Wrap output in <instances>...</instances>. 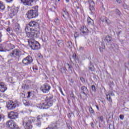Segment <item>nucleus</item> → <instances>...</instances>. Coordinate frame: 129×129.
Listing matches in <instances>:
<instances>
[{
  "mask_svg": "<svg viewBox=\"0 0 129 129\" xmlns=\"http://www.w3.org/2000/svg\"><path fill=\"white\" fill-rule=\"evenodd\" d=\"M31 92H28V95L27 96V98H30L31 97Z\"/></svg>",
  "mask_w": 129,
  "mask_h": 129,
  "instance_id": "40",
  "label": "nucleus"
},
{
  "mask_svg": "<svg viewBox=\"0 0 129 129\" xmlns=\"http://www.w3.org/2000/svg\"><path fill=\"white\" fill-rule=\"evenodd\" d=\"M54 22L56 24V25H60V20H59L58 18L54 20Z\"/></svg>",
  "mask_w": 129,
  "mask_h": 129,
  "instance_id": "33",
  "label": "nucleus"
},
{
  "mask_svg": "<svg viewBox=\"0 0 129 129\" xmlns=\"http://www.w3.org/2000/svg\"><path fill=\"white\" fill-rule=\"evenodd\" d=\"M80 31L81 33H82V34H83V35H87L88 33V29L85 26H81L80 28Z\"/></svg>",
  "mask_w": 129,
  "mask_h": 129,
  "instance_id": "15",
  "label": "nucleus"
},
{
  "mask_svg": "<svg viewBox=\"0 0 129 129\" xmlns=\"http://www.w3.org/2000/svg\"><path fill=\"white\" fill-rule=\"evenodd\" d=\"M30 47L32 50H38L40 48V43L33 39L29 40Z\"/></svg>",
  "mask_w": 129,
  "mask_h": 129,
  "instance_id": "5",
  "label": "nucleus"
},
{
  "mask_svg": "<svg viewBox=\"0 0 129 129\" xmlns=\"http://www.w3.org/2000/svg\"><path fill=\"white\" fill-rule=\"evenodd\" d=\"M88 2L89 4V9L91 11H93L94 10V7H95V3L93 1L91 0H88Z\"/></svg>",
  "mask_w": 129,
  "mask_h": 129,
  "instance_id": "16",
  "label": "nucleus"
},
{
  "mask_svg": "<svg viewBox=\"0 0 129 129\" xmlns=\"http://www.w3.org/2000/svg\"><path fill=\"white\" fill-rule=\"evenodd\" d=\"M8 116L9 118H11V119H15V118H18L19 116V113L16 112L11 111L8 114Z\"/></svg>",
  "mask_w": 129,
  "mask_h": 129,
  "instance_id": "13",
  "label": "nucleus"
},
{
  "mask_svg": "<svg viewBox=\"0 0 129 129\" xmlns=\"http://www.w3.org/2000/svg\"><path fill=\"white\" fill-rule=\"evenodd\" d=\"M41 124H42V123L41 122V121H39L35 124V125H36V126H38V127H40Z\"/></svg>",
  "mask_w": 129,
  "mask_h": 129,
  "instance_id": "35",
  "label": "nucleus"
},
{
  "mask_svg": "<svg viewBox=\"0 0 129 129\" xmlns=\"http://www.w3.org/2000/svg\"><path fill=\"white\" fill-rule=\"evenodd\" d=\"M77 9H79V8L77 7Z\"/></svg>",
  "mask_w": 129,
  "mask_h": 129,
  "instance_id": "60",
  "label": "nucleus"
},
{
  "mask_svg": "<svg viewBox=\"0 0 129 129\" xmlns=\"http://www.w3.org/2000/svg\"><path fill=\"white\" fill-rule=\"evenodd\" d=\"M68 116H69V117H70L71 116V114L70 113H69Z\"/></svg>",
  "mask_w": 129,
  "mask_h": 129,
  "instance_id": "52",
  "label": "nucleus"
},
{
  "mask_svg": "<svg viewBox=\"0 0 129 129\" xmlns=\"http://www.w3.org/2000/svg\"><path fill=\"white\" fill-rule=\"evenodd\" d=\"M87 22H88V25H93V23H94L93 20L91 19L90 17H88Z\"/></svg>",
  "mask_w": 129,
  "mask_h": 129,
  "instance_id": "23",
  "label": "nucleus"
},
{
  "mask_svg": "<svg viewBox=\"0 0 129 129\" xmlns=\"http://www.w3.org/2000/svg\"><path fill=\"white\" fill-rule=\"evenodd\" d=\"M38 17V9L29 10L27 13V18L33 19Z\"/></svg>",
  "mask_w": 129,
  "mask_h": 129,
  "instance_id": "4",
  "label": "nucleus"
},
{
  "mask_svg": "<svg viewBox=\"0 0 129 129\" xmlns=\"http://www.w3.org/2000/svg\"><path fill=\"white\" fill-rule=\"evenodd\" d=\"M40 89L43 93H48L50 91V89H51V86L47 84H44L41 86Z\"/></svg>",
  "mask_w": 129,
  "mask_h": 129,
  "instance_id": "10",
  "label": "nucleus"
},
{
  "mask_svg": "<svg viewBox=\"0 0 129 129\" xmlns=\"http://www.w3.org/2000/svg\"><path fill=\"white\" fill-rule=\"evenodd\" d=\"M92 68H89V70H90L91 71H92Z\"/></svg>",
  "mask_w": 129,
  "mask_h": 129,
  "instance_id": "54",
  "label": "nucleus"
},
{
  "mask_svg": "<svg viewBox=\"0 0 129 129\" xmlns=\"http://www.w3.org/2000/svg\"><path fill=\"white\" fill-rule=\"evenodd\" d=\"M82 89V93L83 94H86V93H88V90L87 89V88H86L85 86H82L81 88Z\"/></svg>",
  "mask_w": 129,
  "mask_h": 129,
  "instance_id": "20",
  "label": "nucleus"
},
{
  "mask_svg": "<svg viewBox=\"0 0 129 129\" xmlns=\"http://www.w3.org/2000/svg\"><path fill=\"white\" fill-rule=\"evenodd\" d=\"M66 3H69V0H66Z\"/></svg>",
  "mask_w": 129,
  "mask_h": 129,
  "instance_id": "56",
  "label": "nucleus"
},
{
  "mask_svg": "<svg viewBox=\"0 0 129 129\" xmlns=\"http://www.w3.org/2000/svg\"><path fill=\"white\" fill-rule=\"evenodd\" d=\"M94 124L93 123H91V126L92 127H94Z\"/></svg>",
  "mask_w": 129,
  "mask_h": 129,
  "instance_id": "50",
  "label": "nucleus"
},
{
  "mask_svg": "<svg viewBox=\"0 0 129 129\" xmlns=\"http://www.w3.org/2000/svg\"><path fill=\"white\" fill-rule=\"evenodd\" d=\"M7 3H12L14 0H5Z\"/></svg>",
  "mask_w": 129,
  "mask_h": 129,
  "instance_id": "46",
  "label": "nucleus"
},
{
  "mask_svg": "<svg viewBox=\"0 0 129 129\" xmlns=\"http://www.w3.org/2000/svg\"><path fill=\"white\" fill-rule=\"evenodd\" d=\"M5 9V5H4V4L2 3H0V10H1V11H4Z\"/></svg>",
  "mask_w": 129,
  "mask_h": 129,
  "instance_id": "27",
  "label": "nucleus"
},
{
  "mask_svg": "<svg viewBox=\"0 0 129 129\" xmlns=\"http://www.w3.org/2000/svg\"><path fill=\"white\" fill-rule=\"evenodd\" d=\"M6 125L10 129H20L19 126L13 120H9L6 123Z\"/></svg>",
  "mask_w": 129,
  "mask_h": 129,
  "instance_id": "6",
  "label": "nucleus"
},
{
  "mask_svg": "<svg viewBox=\"0 0 129 129\" xmlns=\"http://www.w3.org/2000/svg\"><path fill=\"white\" fill-rule=\"evenodd\" d=\"M11 43L7 41V42H4L3 44H0V52H4L5 49H8L10 47Z\"/></svg>",
  "mask_w": 129,
  "mask_h": 129,
  "instance_id": "11",
  "label": "nucleus"
},
{
  "mask_svg": "<svg viewBox=\"0 0 129 129\" xmlns=\"http://www.w3.org/2000/svg\"><path fill=\"white\" fill-rule=\"evenodd\" d=\"M113 46H114V47H115V45L113 44Z\"/></svg>",
  "mask_w": 129,
  "mask_h": 129,
  "instance_id": "58",
  "label": "nucleus"
},
{
  "mask_svg": "<svg viewBox=\"0 0 129 129\" xmlns=\"http://www.w3.org/2000/svg\"><path fill=\"white\" fill-rule=\"evenodd\" d=\"M15 31L19 32L20 31V25L17 24L14 28Z\"/></svg>",
  "mask_w": 129,
  "mask_h": 129,
  "instance_id": "26",
  "label": "nucleus"
},
{
  "mask_svg": "<svg viewBox=\"0 0 129 129\" xmlns=\"http://www.w3.org/2000/svg\"><path fill=\"white\" fill-rule=\"evenodd\" d=\"M23 89H29V86L28 85L23 84L22 85Z\"/></svg>",
  "mask_w": 129,
  "mask_h": 129,
  "instance_id": "31",
  "label": "nucleus"
},
{
  "mask_svg": "<svg viewBox=\"0 0 129 129\" xmlns=\"http://www.w3.org/2000/svg\"><path fill=\"white\" fill-rule=\"evenodd\" d=\"M119 118H120L121 119H123V115H120Z\"/></svg>",
  "mask_w": 129,
  "mask_h": 129,
  "instance_id": "47",
  "label": "nucleus"
},
{
  "mask_svg": "<svg viewBox=\"0 0 129 129\" xmlns=\"http://www.w3.org/2000/svg\"><path fill=\"white\" fill-rule=\"evenodd\" d=\"M57 44L58 46V47H61L63 45V41L62 40H58L57 42Z\"/></svg>",
  "mask_w": 129,
  "mask_h": 129,
  "instance_id": "28",
  "label": "nucleus"
},
{
  "mask_svg": "<svg viewBox=\"0 0 129 129\" xmlns=\"http://www.w3.org/2000/svg\"><path fill=\"white\" fill-rule=\"evenodd\" d=\"M58 2H60V0H58Z\"/></svg>",
  "mask_w": 129,
  "mask_h": 129,
  "instance_id": "59",
  "label": "nucleus"
},
{
  "mask_svg": "<svg viewBox=\"0 0 129 129\" xmlns=\"http://www.w3.org/2000/svg\"><path fill=\"white\" fill-rule=\"evenodd\" d=\"M91 88L92 91H93L94 92H95V91H96V88H95V86H94V85H92Z\"/></svg>",
  "mask_w": 129,
  "mask_h": 129,
  "instance_id": "34",
  "label": "nucleus"
},
{
  "mask_svg": "<svg viewBox=\"0 0 129 129\" xmlns=\"http://www.w3.org/2000/svg\"><path fill=\"white\" fill-rule=\"evenodd\" d=\"M97 119H98L99 121H101V122H102V121H103V116H102L98 117Z\"/></svg>",
  "mask_w": 129,
  "mask_h": 129,
  "instance_id": "32",
  "label": "nucleus"
},
{
  "mask_svg": "<svg viewBox=\"0 0 129 129\" xmlns=\"http://www.w3.org/2000/svg\"><path fill=\"white\" fill-rule=\"evenodd\" d=\"M21 55V51L19 49H15L10 54L11 57H19Z\"/></svg>",
  "mask_w": 129,
  "mask_h": 129,
  "instance_id": "12",
  "label": "nucleus"
},
{
  "mask_svg": "<svg viewBox=\"0 0 129 129\" xmlns=\"http://www.w3.org/2000/svg\"><path fill=\"white\" fill-rule=\"evenodd\" d=\"M68 125V127H69V129H70V128H72V127H70V126L69 127V125Z\"/></svg>",
  "mask_w": 129,
  "mask_h": 129,
  "instance_id": "55",
  "label": "nucleus"
},
{
  "mask_svg": "<svg viewBox=\"0 0 129 129\" xmlns=\"http://www.w3.org/2000/svg\"><path fill=\"white\" fill-rule=\"evenodd\" d=\"M116 12L118 14V15H119V14H120V11H119V10L117 9L116 10Z\"/></svg>",
  "mask_w": 129,
  "mask_h": 129,
  "instance_id": "45",
  "label": "nucleus"
},
{
  "mask_svg": "<svg viewBox=\"0 0 129 129\" xmlns=\"http://www.w3.org/2000/svg\"><path fill=\"white\" fill-rule=\"evenodd\" d=\"M80 80L83 83H85V79H84L83 77H81L80 78Z\"/></svg>",
  "mask_w": 129,
  "mask_h": 129,
  "instance_id": "38",
  "label": "nucleus"
},
{
  "mask_svg": "<svg viewBox=\"0 0 129 129\" xmlns=\"http://www.w3.org/2000/svg\"><path fill=\"white\" fill-rule=\"evenodd\" d=\"M23 103L26 106H32V105H33L32 102H29V101H27L26 100H23Z\"/></svg>",
  "mask_w": 129,
  "mask_h": 129,
  "instance_id": "18",
  "label": "nucleus"
},
{
  "mask_svg": "<svg viewBox=\"0 0 129 129\" xmlns=\"http://www.w3.org/2000/svg\"><path fill=\"white\" fill-rule=\"evenodd\" d=\"M59 91L61 92L62 95L64 96L65 95H64V93H63V91H62V88H59Z\"/></svg>",
  "mask_w": 129,
  "mask_h": 129,
  "instance_id": "42",
  "label": "nucleus"
},
{
  "mask_svg": "<svg viewBox=\"0 0 129 129\" xmlns=\"http://www.w3.org/2000/svg\"><path fill=\"white\" fill-rule=\"evenodd\" d=\"M2 37H3V35H2V33H0V42H2Z\"/></svg>",
  "mask_w": 129,
  "mask_h": 129,
  "instance_id": "48",
  "label": "nucleus"
},
{
  "mask_svg": "<svg viewBox=\"0 0 129 129\" xmlns=\"http://www.w3.org/2000/svg\"><path fill=\"white\" fill-rule=\"evenodd\" d=\"M68 44L69 47H72V42H71V41H69L68 42Z\"/></svg>",
  "mask_w": 129,
  "mask_h": 129,
  "instance_id": "41",
  "label": "nucleus"
},
{
  "mask_svg": "<svg viewBox=\"0 0 129 129\" xmlns=\"http://www.w3.org/2000/svg\"><path fill=\"white\" fill-rule=\"evenodd\" d=\"M33 70L34 72H37V71H38V69L37 68H33Z\"/></svg>",
  "mask_w": 129,
  "mask_h": 129,
  "instance_id": "44",
  "label": "nucleus"
},
{
  "mask_svg": "<svg viewBox=\"0 0 129 129\" xmlns=\"http://www.w3.org/2000/svg\"><path fill=\"white\" fill-rule=\"evenodd\" d=\"M34 122V118L29 117H25L23 120V125L25 129H32L33 128V126L32 123Z\"/></svg>",
  "mask_w": 129,
  "mask_h": 129,
  "instance_id": "2",
  "label": "nucleus"
},
{
  "mask_svg": "<svg viewBox=\"0 0 129 129\" xmlns=\"http://www.w3.org/2000/svg\"><path fill=\"white\" fill-rule=\"evenodd\" d=\"M24 6H33L35 0H21Z\"/></svg>",
  "mask_w": 129,
  "mask_h": 129,
  "instance_id": "14",
  "label": "nucleus"
},
{
  "mask_svg": "<svg viewBox=\"0 0 129 129\" xmlns=\"http://www.w3.org/2000/svg\"><path fill=\"white\" fill-rule=\"evenodd\" d=\"M117 3H118V4H120V3H121V1L120 0H116Z\"/></svg>",
  "mask_w": 129,
  "mask_h": 129,
  "instance_id": "49",
  "label": "nucleus"
},
{
  "mask_svg": "<svg viewBox=\"0 0 129 129\" xmlns=\"http://www.w3.org/2000/svg\"><path fill=\"white\" fill-rule=\"evenodd\" d=\"M106 95L107 100L110 102H112V99H111V97H110V94H106Z\"/></svg>",
  "mask_w": 129,
  "mask_h": 129,
  "instance_id": "24",
  "label": "nucleus"
},
{
  "mask_svg": "<svg viewBox=\"0 0 129 129\" xmlns=\"http://www.w3.org/2000/svg\"><path fill=\"white\" fill-rule=\"evenodd\" d=\"M11 12H12V13L11 14L13 15V16H15V15L17 14V13H18V9H12Z\"/></svg>",
  "mask_w": 129,
  "mask_h": 129,
  "instance_id": "25",
  "label": "nucleus"
},
{
  "mask_svg": "<svg viewBox=\"0 0 129 129\" xmlns=\"http://www.w3.org/2000/svg\"><path fill=\"white\" fill-rule=\"evenodd\" d=\"M74 37L75 39H76V38H78V37H79V34H78L77 32H76L74 34Z\"/></svg>",
  "mask_w": 129,
  "mask_h": 129,
  "instance_id": "37",
  "label": "nucleus"
},
{
  "mask_svg": "<svg viewBox=\"0 0 129 129\" xmlns=\"http://www.w3.org/2000/svg\"><path fill=\"white\" fill-rule=\"evenodd\" d=\"M6 90H7V87L5 86V83L0 82V91L1 92H5Z\"/></svg>",
  "mask_w": 129,
  "mask_h": 129,
  "instance_id": "17",
  "label": "nucleus"
},
{
  "mask_svg": "<svg viewBox=\"0 0 129 129\" xmlns=\"http://www.w3.org/2000/svg\"><path fill=\"white\" fill-rule=\"evenodd\" d=\"M7 31L8 32V33H9V34H12V29H11V28H10V27H8L7 29Z\"/></svg>",
  "mask_w": 129,
  "mask_h": 129,
  "instance_id": "36",
  "label": "nucleus"
},
{
  "mask_svg": "<svg viewBox=\"0 0 129 129\" xmlns=\"http://www.w3.org/2000/svg\"><path fill=\"white\" fill-rule=\"evenodd\" d=\"M38 23L35 21H31L25 28V32L29 31L30 29H33V28H36Z\"/></svg>",
  "mask_w": 129,
  "mask_h": 129,
  "instance_id": "9",
  "label": "nucleus"
},
{
  "mask_svg": "<svg viewBox=\"0 0 129 129\" xmlns=\"http://www.w3.org/2000/svg\"><path fill=\"white\" fill-rule=\"evenodd\" d=\"M68 66H69V64H68Z\"/></svg>",
  "mask_w": 129,
  "mask_h": 129,
  "instance_id": "61",
  "label": "nucleus"
},
{
  "mask_svg": "<svg viewBox=\"0 0 129 129\" xmlns=\"http://www.w3.org/2000/svg\"><path fill=\"white\" fill-rule=\"evenodd\" d=\"M39 119H39V118H37V120H38V121H39Z\"/></svg>",
  "mask_w": 129,
  "mask_h": 129,
  "instance_id": "57",
  "label": "nucleus"
},
{
  "mask_svg": "<svg viewBox=\"0 0 129 129\" xmlns=\"http://www.w3.org/2000/svg\"><path fill=\"white\" fill-rule=\"evenodd\" d=\"M22 63L24 64V65H30L33 63V57L31 56H28L25 57L22 60Z\"/></svg>",
  "mask_w": 129,
  "mask_h": 129,
  "instance_id": "7",
  "label": "nucleus"
},
{
  "mask_svg": "<svg viewBox=\"0 0 129 129\" xmlns=\"http://www.w3.org/2000/svg\"><path fill=\"white\" fill-rule=\"evenodd\" d=\"M99 49L101 53H102V52H103V49H105V46H104L103 44H102V46L100 47Z\"/></svg>",
  "mask_w": 129,
  "mask_h": 129,
  "instance_id": "29",
  "label": "nucleus"
},
{
  "mask_svg": "<svg viewBox=\"0 0 129 129\" xmlns=\"http://www.w3.org/2000/svg\"><path fill=\"white\" fill-rule=\"evenodd\" d=\"M52 99H53V94H48L47 95L45 100L43 101L40 104H38L37 105V107L41 109H47V108L53 105Z\"/></svg>",
  "mask_w": 129,
  "mask_h": 129,
  "instance_id": "1",
  "label": "nucleus"
},
{
  "mask_svg": "<svg viewBox=\"0 0 129 129\" xmlns=\"http://www.w3.org/2000/svg\"><path fill=\"white\" fill-rule=\"evenodd\" d=\"M73 58L74 60H76V54H73Z\"/></svg>",
  "mask_w": 129,
  "mask_h": 129,
  "instance_id": "43",
  "label": "nucleus"
},
{
  "mask_svg": "<svg viewBox=\"0 0 129 129\" xmlns=\"http://www.w3.org/2000/svg\"><path fill=\"white\" fill-rule=\"evenodd\" d=\"M96 107L97 109H98V110H99V107H98V105H96Z\"/></svg>",
  "mask_w": 129,
  "mask_h": 129,
  "instance_id": "51",
  "label": "nucleus"
},
{
  "mask_svg": "<svg viewBox=\"0 0 129 129\" xmlns=\"http://www.w3.org/2000/svg\"><path fill=\"white\" fill-rule=\"evenodd\" d=\"M4 118H5V115L0 114V121L2 120V119H4Z\"/></svg>",
  "mask_w": 129,
  "mask_h": 129,
  "instance_id": "39",
  "label": "nucleus"
},
{
  "mask_svg": "<svg viewBox=\"0 0 129 129\" xmlns=\"http://www.w3.org/2000/svg\"><path fill=\"white\" fill-rule=\"evenodd\" d=\"M27 36L28 38H39L40 32L33 28H29V30L26 31Z\"/></svg>",
  "mask_w": 129,
  "mask_h": 129,
  "instance_id": "3",
  "label": "nucleus"
},
{
  "mask_svg": "<svg viewBox=\"0 0 129 129\" xmlns=\"http://www.w3.org/2000/svg\"><path fill=\"white\" fill-rule=\"evenodd\" d=\"M7 107L8 109L13 110L17 107V104L13 102V101H9L7 103Z\"/></svg>",
  "mask_w": 129,
  "mask_h": 129,
  "instance_id": "8",
  "label": "nucleus"
},
{
  "mask_svg": "<svg viewBox=\"0 0 129 129\" xmlns=\"http://www.w3.org/2000/svg\"><path fill=\"white\" fill-rule=\"evenodd\" d=\"M112 40V38H111V37L109 36H106L104 40L105 42H107V43H110V42H111Z\"/></svg>",
  "mask_w": 129,
  "mask_h": 129,
  "instance_id": "21",
  "label": "nucleus"
},
{
  "mask_svg": "<svg viewBox=\"0 0 129 129\" xmlns=\"http://www.w3.org/2000/svg\"><path fill=\"white\" fill-rule=\"evenodd\" d=\"M110 95H114V94H113V93H111L110 94Z\"/></svg>",
  "mask_w": 129,
  "mask_h": 129,
  "instance_id": "53",
  "label": "nucleus"
},
{
  "mask_svg": "<svg viewBox=\"0 0 129 129\" xmlns=\"http://www.w3.org/2000/svg\"><path fill=\"white\" fill-rule=\"evenodd\" d=\"M101 21L103 22V23H106V24H107V25L109 24V23H110V21H109V19H108L106 17H104L103 20Z\"/></svg>",
  "mask_w": 129,
  "mask_h": 129,
  "instance_id": "22",
  "label": "nucleus"
},
{
  "mask_svg": "<svg viewBox=\"0 0 129 129\" xmlns=\"http://www.w3.org/2000/svg\"><path fill=\"white\" fill-rule=\"evenodd\" d=\"M62 16L66 20V19H68V18H69V14L67 11H63L62 12Z\"/></svg>",
  "mask_w": 129,
  "mask_h": 129,
  "instance_id": "19",
  "label": "nucleus"
},
{
  "mask_svg": "<svg viewBox=\"0 0 129 129\" xmlns=\"http://www.w3.org/2000/svg\"><path fill=\"white\" fill-rule=\"evenodd\" d=\"M89 111L90 113H92V114H94V110L92 108V107H90L89 108Z\"/></svg>",
  "mask_w": 129,
  "mask_h": 129,
  "instance_id": "30",
  "label": "nucleus"
}]
</instances>
